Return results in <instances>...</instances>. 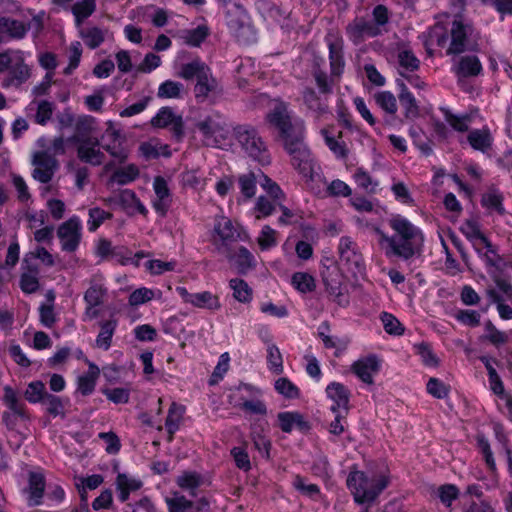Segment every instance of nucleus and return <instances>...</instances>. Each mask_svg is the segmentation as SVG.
I'll return each instance as SVG.
<instances>
[{
  "mask_svg": "<svg viewBox=\"0 0 512 512\" xmlns=\"http://www.w3.org/2000/svg\"><path fill=\"white\" fill-rule=\"evenodd\" d=\"M388 223L394 235L388 236L380 229L376 230L388 258L397 257L407 261L421 253L424 235L420 228L399 214L392 216Z\"/></svg>",
  "mask_w": 512,
  "mask_h": 512,
  "instance_id": "obj_1",
  "label": "nucleus"
},
{
  "mask_svg": "<svg viewBox=\"0 0 512 512\" xmlns=\"http://www.w3.org/2000/svg\"><path fill=\"white\" fill-rule=\"evenodd\" d=\"M347 487L354 497V501L358 504L373 502L388 486L389 477L379 475L369 477L363 471H351L347 477Z\"/></svg>",
  "mask_w": 512,
  "mask_h": 512,
  "instance_id": "obj_2",
  "label": "nucleus"
},
{
  "mask_svg": "<svg viewBox=\"0 0 512 512\" xmlns=\"http://www.w3.org/2000/svg\"><path fill=\"white\" fill-rule=\"evenodd\" d=\"M0 73H6L2 79V88L20 87L31 76L20 50H5L0 53Z\"/></svg>",
  "mask_w": 512,
  "mask_h": 512,
  "instance_id": "obj_3",
  "label": "nucleus"
},
{
  "mask_svg": "<svg viewBox=\"0 0 512 512\" xmlns=\"http://www.w3.org/2000/svg\"><path fill=\"white\" fill-rule=\"evenodd\" d=\"M247 235L240 226H235L232 221L224 216L215 219L212 232V243L218 253L227 259L233 260L232 245L238 241H245Z\"/></svg>",
  "mask_w": 512,
  "mask_h": 512,
  "instance_id": "obj_4",
  "label": "nucleus"
},
{
  "mask_svg": "<svg viewBox=\"0 0 512 512\" xmlns=\"http://www.w3.org/2000/svg\"><path fill=\"white\" fill-rule=\"evenodd\" d=\"M450 43L446 50L447 55H460L468 51H476L479 33L471 21L464 18H454L449 31Z\"/></svg>",
  "mask_w": 512,
  "mask_h": 512,
  "instance_id": "obj_5",
  "label": "nucleus"
},
{
  "mask_svg": "<svg viewBox=\"0 0 512 512\" xmlns=\"http://www.w3.org/2000/svg\"><path fill=\"white\" fill-rule=\"evenodd\" d=\"M267 122L274 127L283 144L304 133L301 121H293L288 104L279 101L266 115Z\"/></svg>",
  "mask_w": 512,
  "mask_h": 512,
  "instance_id": "obj_6",
  "label": "nucleus"
},
{
  "mask_svg": "<svg viewBox=\"0 0 512 512\" xmlns=\"http://www.w3.org/2000/svg\"><path fill=\"white\" fill-rule=\"evenodd\" d=\"M285 151L291 158V165L306 180H314L316 160L304 143V133L283 144Z\"/></svg>",
  "mask_w": 512,
  "mask_h": 512,
  "instance_id": "obj_7",
  "label": "nucleus"
},
{
  "mask_svg": "<svg viewBox=\"0 0 512 512\" xmlns=\"http://www.w3.org/2000/svg\"><path fill=\"white\" fill-rule=\"evenodd\" d=\"M235 137L250 157L261 162L269 163L270 155L258 131L249 125H240L234 129Z\"/></svg>",
  "mask_w": 512,
  "mask_h": 512,
  "instance_id": "obj_8",
  "label": "nucleus"
},
{
  "mask_svg": "<svg viewBox=\"0 0 512 512\" xmlns=\"http://www.w3.org/2000/svg\"><path fill=\"white\" fill-rule=\"evenodd\" d=\"M339 265L353 276L365 272V262L357 243L349 236H342L338 244Z\"/></svg>",
  "mask_w": 512,
  "mask_h": 512,
  "instance_id": "obj_9",
  "label": "nucleus"
},
{
  "mask_svg": "<svg viewBox=\"0 0 512 512\" xmlns=\"http://www.w3.org/2000/svg\"><path fill=\"white\" fill-rule=\"evenodd\" d=\"M196 126L206 139H213L216 146H219L221 140H226L230 133L227 118L219 112L211 113Z\"/></svg>",
  "mask_w": 512,
  "mask_h": 512,
  "instance_id": "obj_10",
  "label": "nucleus"
},
{
  "mask_svg": "<svg viewBox=\"0 0 512 512\" xmlns=\"http://www.w3.org/2000/svg\"><path fill=\"white\" fill-rule=\"evenodd\" d=\"M193 93L197 103L209 102L215 104L223 96L224 89L213 76L212 70L210 69L196 81Z\"/></svg>",
  "mask_w": 512,
  "mask_h": 512,
  "instance_id": "obj_11",
  "label": "nucleus"
},
{
  "mask_svg": "<svg viewBox=\"0 0 512 512\" xmlns=\"http://www.w3.org/2000/svg\"><path fill=\"white\" fill-rule=\"evenodd\" d=\"M460 231L465 237L472 243L474 248L480 252L478 246L480 244L487 248V253L493 254L495 258H491L486 255V261L490 266H498V262L501 261V257L496 253L495 247L489 241V239L481 232L479 223L476 220L468 219L460 227Z\"/></svg>",
  "mask_w": 512,
  "mask_h": 512,
  "instance_id": "obj_12",
  "label": "nucleus"
},
{
  "mask_svg": "<svg viewBox=\"0 0 512 512\" xmlns=\"http://www.w3.org/2000/svg\"><path fill=\"white\" fill-rule=\"evenodd\" d=\"M321 277L326 291L333 297V301L337 302L341 307H346L349 304V298L343 293V276L339 268L336 266H325L321 271Z\"/></svg>",
  "mask_w": 512,
  "mask_h": 512,
  "instance_id": "obj_13",
  "label": "nucleus"
},
{
  "mask_svg": "<svg viewBox=\"0 0 512 512\" xmlns=\"http://www.w3.org/2000/svg\"><path fill=\"white\" fill-rule=\"evenodd\" d=\"M81 222L79 218L72 217L63 222L57 230L61 249L65 252H75L81 241Z\"/></svg>",
  "mask_w": 512,
  "mask_h": 512,
  "instance_id": "obj_14",
  "label": "nucleus"
},
{
  "mask_svg": "<svg viewBox=\"0 0 512 512\" xmlns=\"http://www.w3.org/2000/svg\"><path fill=\"white\" fill-rule=\"evenodd\" d=\"M176 292L181 297L183 302L191 304L196 308L208 309L212 311H216L221 308L219 297L210 291L190 293L186 287L178 286L176 287Z\"/></svg>",
  "mask_w": 512,
  "mask_h": 512,
  "instance_id": "obj_15",
  "label": "nucleus"
},
{
  "mask_svg": "<svg viewBox=\"0 0 512 512\" xmlns=\"http://www.w3.org/2000/svg\"><path fill=\"white\" fill-rule=\"evenodd\" d=\"M381 369V360L376 354H369L356 360L351 371L365 384H374L373 377L379 373Z\"/></svg>",
  "mask_w": 512,
  "mask_h": 512,
  "instance_id": "obj_16",
  "label": "nucleus"
},
{
  "mask_svg": "<svg viewBox=\"0 0 512 512\" xmlns=\"http://www.w3.org/2000/svg\"><path fill=\"white\" fill-rule=\"evenodd\" d=\"M33 164L36 168L33 170L32 176L43 184L49 183L52 180L59 167L57 159L44 151L35 154Z\"/></svg>",
  "mask_w": 512,
  "mask_h": 512,
  "instance_id": "obj_17",
  "label": "nucleus"
},
{
  "mask_svg": "<svg viewBox=\"0 0 512 512\" xmlns=\"http://www.w3.org/2000/svg\"><path fill=\"white\" fill-rule=\"evenodd\" d=\"M346 34L354 44H358L365 37L373 38L382 34V29H378L377 25H374L371 20H367L364 17H356L347 25Z\"/></svg>",
  "mask_w": 512,
  "mask_h": 512,
  "instance_id": "obj_18",
  "label": "nucleus"
},
{
  "mask_svg": "<svg viewBox=\"0 0 512 512\" xmlns=\"http://www.w3.org/2000/svg\"><path fill=\"white\" fill-rule=\"evenodd\" d=\"M45 487V476L41 472H29L28 486L24 489V492L27 494V503L29 507H35L42 504Z\"/></svg>",
  "mask_w": 512,
  "mask_h": 512,
  "instance_id": "obj_19",
  "label": "nucleus"
},
{
  "mask_svg": "<svg viewBox=\"0 0 512 512\" xmlns=\"http://www.w3.org/2000/svg\"><path fill=\"white\" fill-rule=\"evenodd\" d=\"M99 145L100 143L97 138H87L81 146H77L78 159L93 166H100L104 161L105 155L97 148Z\"/></svg>",
  "mask_w": 512,
  "mask_h": 512,
  "instance_id": "obj_20",
  "label": "nucleus"
},
{
  "mask_svg": "<svg viewBox=\"0 0 512 512\" xmlns=\"http://www.w3.org/2000/svg\"><path fill=\"white\" fill-rule=\"evenodd\" d=\"M482 70V64L476 55L462 56L452 67V71L459 80L462 78L476 77L482 73Z\"/></svg>",
  "mask_w": 512,
  "mask_h": 512,
  "instance_id": "obj_21",
  "label": "nucleus"
},
{
  "mask_svg": "<svg viewBox=\"0 0 512 512\" xmlns=\"http://www.w3.org/2000/svg\"><path fill=\"white\" fill-rule=\"evenodd\" d=\"M277 420L278 426L284 433H291L294 427L302 433H307L311 429L310 423L299 412H279Z\"/></svg>",
  "mask_w": 512,
  "mask_h": 512,
  "instance_id": "obj_22",
  "label": "nucleus"
},
{
  "mask_svg": "<svg viewBox=\"0 0 512 512\" xmlns=\"http://www.w3.org/2000/svg\"><path fill=\"white\" fill-rule=\"evenodd\" d=\"M328 49L331 78H339L345 68L343 41L341 39L329 40Z\"/></svg>",
  "mask_w": 512,
  "mask_h": 512,
  "instance_id": "obj_23",
  "label": "nucleus"
},
{
  "mask_svg": "<svg viewBox=\"0 0 512 512\" xmlns=\"http://www.w3.org/2000/svg\"><path fill=\"white\" fill-rule=\"evenodd\" d=\"M503 202V193L495 187H491L483 193L480 200L482 207L487 210L488 214H497L500 216L507 213Z\"/></svg>",
  "mask_w": 512,
  "mask_h": 512,
  "instance_id": "obj_24",
  "label": "nucleus"
},
{
  "mask_svg": "<svg viewBox=\"0 0 512 512\" xmlns=\"http://www.w3.org/2000/svg\"><path fill=\"white\" fill-rule=\"evenodd\" d=\"M467 142L476 151L487 153L493 146L494 138L490 129L484 126L481 129H472L468 132Z\"/></svg>",
  "mask_w": 512,
  "mask_h": 512,
  "instance_id": "obj_25",
  "label": "nucleus"
},
{
  "mask_svg": "<svg viewBox=\"0 0 512 512\" xmlns=\"http://www.w3.org/2000/svg\"><path fill=\"white\" fill-rule=\"evenodd\" d=\"M30 30V24L10 18L0 17V32L12 39H23Z\"/></svg>",
  "mask_w": 512,
  "mask_h": 512,
  "instance_id": "obj_26",
  "label": "nucleus"
},
{
  "mask_svg": "<svg viewBox=\"0 0 512 512\" xmlns=\"http://www.w3.org/2000/svg\"><path fill=\"white\" fill-rule=\"evenodd\" d=\"M398 86L400 87V92L398 95L400 105L404 109V116L408 119H414L419 116V105L413 96V94L408 90L407 86L403 81H398Z\"/></svg>",
  "mask_w": 512,
  "mask_h": 512,
  "instance_id": "obj_27",
  "label": "nucleus"
},
{
  "mask_svg": "<svg viewBox=\"0 0 512 512\" xmlns=\"http://www.w3.org/2000/svg\"><path fill=\"white\" fill-rule=\"evenodd\" d=\"M185 410V406L176 402H172L170 405L165 420V428L169 435L168 441H172L174 434L179 430Z\"/></svg>",
  "mask_w": 512,
  "mask_h": 512,
  "instance_id": "obj_28",
  "label": "nucleus"
},
{
  "mask_svg": "<svg viewBox=\"0 0 512 512\" xmlns=\"http://www.w3.org/2000/svg\"><path fill=\"white\" fill-rule=\"evenodd\" d=\"M3 391V402L7 406L8 412L18 415L22 420H29L26 406L20 402L17 392L10 386H5Z\"/></svg>",
  "mask_w": 512,
  "mask_h": 512,
  "instance_id": "obj_29",
  "label": "nucleus"
},
{
  "mask_svg": "<svg viewBox=\"0 0 512 512\" xmlns=\"http://www.w3.org/2000/svg\"><path fill=\"white\" fill-rule=\"evenodd\" d=\"M100 370L94 363H89L87 373L80 375L77 378V391L83 396L91 395L96 387V382L99 377Z\"/></svg>",
  "mask_w": 512,
  "mask_h": 512,
  "instance_id": "obj_30",
  "label": "nucleus"
},
{
  "mask_svg": "<svg viewBox=\"0 0 512 512\" xmlns=\"http://www.w3.org/2000/svg\"><path fill=\"white\" fill-rule=\"evenodd\" d=\"M210 69L211 68L205 62L196 58L191 62L182 64L178 75L184 80H192L195 78L197 81Z\"/></svg>",
  "mask_w": 512,
  "mask_h": 512,
  "instance_id": "obj_31",
  "label": "nucleus"
},
{
  "mask_svg": "<svg viewBox=\"0 0 512 512\" xmlns=\"http://www.w3.org/2000/svg\"><path fill=\"white\" fill-rule=\"evenodd\" d=\"M326 394L334 403H338V406H343V409L348 411L350 391L346 386L339 382H331L326 387Z\"/></svg>",
  "mask_w": 512,
  "mask_h": 512,
  "instance_id": "obj_32",
  "label": "nucleus"
},
{
  "mask_svg": "<svg viewBox=\"0 0 512 512\" xmlns=\"http://www.w3.org/2000/svg\"><path fill=\"white\" fill-rule=\"evenodd\" d=\"M34 105H36V113L34 115V122L39 125H46L49 120L52 118L53 112L55 110V104L48 100H40L38 102H31L26 110H34Z\"/></svg>",
  "mask_w": 512,
  "mask_h": 512,
  "instance_id": "obj_33",
  "label": "nucleus"
},
{
  "mask_svg": "<svg viewBox=\"0 0 512 512\" xmlns=\"http://www.w3.org/2000/svg\"><path fill=\"white\" fill-rule=\"evenodd\" d=\"M107 288L99 281L92 279L88 289L84 293V301L91 306H101L107 296Z\"/></svg>",
  "mask_w": 512,
  "mask_h": 512,
  "instance_id": "obj_34",
  "label": "nucleus"
},
{
  "mask_svg": "<svg viewBox=\"0 0 512 512\" xmlns=\"http://www.w3.org/2000/svg\"><path fill=\"white\" fill-rule=\"evenodd\" d=\"M138 151L141 157H143L146 161L157 159L160 156H171V151L168 145L153 143L151 141L141 143Z\"/></svg>",
  "mask_w": 512,
  "mask_h": 512,
  "instance_id": "obj_35",
  "label": "nucleus"
},
{
  "mask_svg": "<svg viewBox=\"0 0 512 512\" xmlns=\"http://www.w3.org/2000/svg\"><path fill=\"white\" fill-rule=\"evenodd\" d=\"M40 259L47 266L54 265L53 256L48 252V250L44 247H37L35 252H29L25 255L23 259V268L27 269V271L38 273L39 269L37 265H29V260Z\"/></svg>",
  "mask_w": 512,
  "mask_h": 512,
  "instance_id": "obj_36",
  "label": "nucleus"
},
{
  "mask_svg": "<svg viewBox=\"0 0 512 512\" xmlns=\"http://www.w3.org/2000/svg\"><path fill=\"white\" fill-rule=\"evenodd\" d=\"M96 10L95 0H79L71 7V12L75 17V23L80 26L85 19L90 17Z\"/></svg>",
  "mask_w": 512,
  "mask_h": 512,
  "instance_id": "obj_37",
  "label": "nucleus"
},
{
  "mask_svg": "<svg viewBox=\"0 0 512 512\" xmlns=\"http://www.w3.org/2000/svg\"><path fill=\"white\" fill-rule=\"evenodd\" d=\"M116 327L117 321L113 319L100 323V332L96 338L97 347L104 350H108L110 348Z\"/></svg>",
  "mask_w": 512,
  "mask_h": 512,
  "instance_id": "obj_38",
  "label": "nucleus"
},
{
  "mask_svg": "<svg viewBox=\"0 0 512 512\" xmlns=\"http://www.w3.org/2000/svg\"><path fill=\"white\" fill-rule=\"evenodd\" d=\"M302 98L308 109L318 114L327 112V104L320 98L313 88L305 87L302 91Z\"/></svg>",
  "mask_w": 512,
  "mask_h": 512,
  "instance_id": "obj_39",
  "label": "nucleus"
},
{
  "mask_svg": "<svg viewBox=\"0 0 512 512\" xmlns=\"http://www.w3.org/2000/svg\"><path fill=\"white\" fill-rule=\"evenodd\" d=\"M176 484L184 490H189L192 497L196 496V489L202 484V477L197 472L185 471L176 479Z\"/></svg>",
  "mask_w": 512,
  "mask_h": 512,
  "instance_id": "obj_40",
  "label": "nucleus"
},
{
  "mask_svg": "<svg viewBox=\"0 0 512 512\" xmlns=\"http://www.w3.org/2000/svg\"><path fill=\"white\" fill-rule=\"evenodd\" d=\"M139 177V169L134 164H129L113 172L110 181L118 185H127Z\"/></svg>",
  "mask_w": 512,
  "mask_h": 512,
  "instance_id": "obj_41",
  "label": "nucleus"
},
{
  "mask_svg": "<svg viewBox=\"0 0 512 512\" xmlns=\"http://www.w3.org/2000/svg\"><path fill=\"white\" fill-rule=\"evenodd\" d=\"M229 286L233 290V297L241 303H249L252 300V289L247 282L240 278H234L229 281Z\"/></svg>",
  "mask_w": 512,
  "mask_h": 512,
  "instance_id": "obj_42",
  "label": "nucleus"
},
{
  "mask_svg": "<svg viewBox=\"0 0 512 512\" xmlns=\"http://www.w3.org/2000/svg\"><path fill=\"white\" fill-rule=\"evenodd\" d=\"M255 450L259 452L262 458L271 459L270 451L272 448L271 440L263 434L262 431L253 430L250 434Z\"/></svg>",
  "mask_w": 512,
  "mask_h": 512,
  "instance_id": "obj_43",
  "label": "nucleus"
},
{
  "mask_svg": "<svg viewBox=\"0 0 512 512\" xmlns=\"http://www.w3.org/2000/svg\"><path fill=\"white\" fill-rule=\"evenodd\" d=\"M80 37L90 49L98 48L105 41V33L99 27L82 29Z\"/></svg>",
  "mask_w": 512,
  "mask_h": 512,
  "instance_id": "obj_44",
  "label": "nucleus"
},
{
  "mask_svg": "<svg viewBox=\"0 0 512 512\" xmlns=\"http://www.w3.org/2000/svg\"><path fill=\"white\" fill-rule=\"evenodd\" d=\"M47 394L45 384L37 380L28 384L24 392V397L29 403L35 404L42 403Z\"/></svg>",
  "mask_w": 512,
  "mask_h": 512,
  "instance_id": "obj_45",
  "label": "nucleus"
},
{
  "mask_svg": "<svg viewBox=\"0 0 512 512\" xmlns=\"http://www.w3.org/2000/svg\"><path fill=\"white\" fill-rule=\"evenodd\" d=\"M400 68L414 72L420 67V60L416 57L411 49L404 48L398 51L397 55Z\"/></svg>",
  "mask_w": 512,
  "mask_h": 512,
  "instance_id": "obj_46",
  "label": "nucleus"
},
{
  "mask_svg": "<svg viewBox=\"0 0 512 512\" xmlns=\"http://www.w3.org/2000/svg\"><path fill=\"white\" fill-rule=\"evenodd\" d=\"M354 181L361 189L368 193H375L377 190L378 182L374 180L370 174L362 167L356 169L353 175Z\"/></svg>",
  "mask_w": 512,
  "mask_h": 512,
  "instance_id": "obj_47",
  "label": "nucleus"
},
{
  "mask_svg": "<svg viewBox=\"0 0 512 512\" xmlns=\"http://www.w3.org/2000/svg\"><path fill=\"white\" fill-rule=\"evenodd\" d=\"M183 88L180 82L166 80L159 85L157 96L162 99L180 98Z\"/></svg>",
  "mask_w": 512,
  "mask_h": 512,
  "instance_id": "obj_48",
  "label": "nucleus"
},
{
  "mask_svg": "<svg viewBox=\"0 0 512 512\" xmlns=\"http://www.w3.org/2000/svg\"><path fill=\"white\" fill-rule=\"evenodd\" d=\"M267 364L270 371L276 374L283 373V358L276 344L267 346Z\"/></svg>",
  "mask_w": 512,
  "mask_h": 512,
  "instance_id": "obj_49",
  "label": "nucleus"
},
{
  "mask_svg": "<svg viewBox=\"0 0 512 512\" xmlns=\"http://www.w3.org/2000/svg\"><path fill=\"white\" fill-rule=\"evenodd\" d=\"M377 105L390 115H395L397 112V101L395 96L390 91H381L374 96Z\"/></svg>",
  "mask_w": 512,
  "mask_h": 512,
  "instance_id": "obj_50",
  "label": "nucleus"
},
{
  "mask_svg": "<svg viewBox=\"0 0 512 512\" xmlns=\"http://www.w3.org/2000/svg\"><path fill=\"white\" fill-rule=\"evenodd\" d=\"M384 330L386 333L394 336H401L404 334L405 328L401 322L391 313L382 312L380 315Z\"/></svg>",
  "mask_w": 512,
  "mask_h": 512,
  "instance_id": "obj_51",
  "label": "nucleus"
},
{
  "mask_svg": "<svg viewBox=\"0 0 512 512\" xmlns=\"http://www.w3.org/2000/svg\"><path fill=\"white\" fill-rule=\"evenodd\" d=\"M416 354L421 357L425 366L436 367L439 364V359L432 350V347L427 342H421L414 345Z\"/></svg>",
  "mask_w": 512,
  "mask_h": 512,
  "instance_id": "obj_52",
  "label": "nucleus"
},
{
  "mask_svg": "<svg viewBox=\"0 0 512 512\" xmlns=\"http://www.w3.org/2000/svg\"><path fill=\"white\" fill-rule=\"evenodd\" d=\"M89 219L87 221L88 230L90 232H95L105 220L112 218V213L107 212L99 207L90 208Z\"/></svg>",
  "mask_w": 512,
  "mask_h": 512,
  "instance_id": "obj_53",
  "label": "nucleus"
},
{
  "mask_svg": "<svg viewBox=\"0 0 512 512\" xmlns=\"http://www.w3.org/2000/svg\"><path fill=\"white\" fill-rule=\"evenodd\" d=\"M274 388L279 394L288 399H296L300 396L299 388L286 377L277 379Z\"/></svg>",
  "mask_w": 512,
  "mask_h": 512,
  "instance_id": "obj_54",
  "label": "nucleus"
},
{
  "mask_svg": "<svg viewBox=\"0 0 512 512\" xmlns=\"http://www.w3.org/2000/svg\"><path fill=\"white\" fill-rule=\"evenodd\" d=\"M41 404L46 406V411L49 415L53 417L65 416V404L61 397L48 393Z\"/></svg>",
  "mask_w": 512,
  "mask_h": 512,
  "instance_id": "obj_55",
  "label": "nucleus"
},
{
  "mask_svg": "<svg viewBox=\"0 0 512 512\" xmlns=\"http://www.w3.org/2000/svg\"><path fill=\"white\" fill-rule=\"evenodd\" d=\"M292 284L302 293L312 292L316 287L314 278L304 272L294 273L292 275Z\"/></svg>",
  "mask_w": 512,
  "mask_h": 512,
  "instance_id": "obj_56",
  "label": "nucleus"
},
{
  "mask_svg": "<svg viewBox=\"0 0 512 512\" xmlns=\"http://www.w3.org/2000/svg\"><path fill=\"white\" fill-rule=\"evenodd\" d=\"M321 133L324 137L325 144L338 159H345L348 156V149L344 141L336 140L333 136H330L325 129H323Z\"/></svg>",
  "mask_w": 512,
  "mask_h": 512,
  "instance_id": "obj_57",
  "label": "nucleus"
},
{
  "mask_svg": "<svg viewBox=\"0 0 512 512\" xmlns=\"http://www.w3.org/2000/svg\"><path fill=\"white\" fill-rule=\"evenodd\" d=\"M233 256V259L235 258V263L240 273H245L248 269L254 266V256L244 246H240L237 253H233Z\"/></svg>",
  "mask_w": 512,
  "mask_h": 512,
  "instance_id": "obj_58",
  "label": "nucleus"
},
{
  "mask_svg": "<svg viewBox=\"0 0 512 512\" xmlns=\"http://www.w3.org/2000/svg\"><path fill=\"white\" fill-rule=\"evenodd\" d=\"M173 109L171 107H162L159 109L157 114L151 119V124L156 128H166L175 121L176 117Z\"/></svg>",
  "mask_w": 512,
  "mask_h": 512,
  "instance_id": "obj_59",
  "label": "nucleus"
},
{
  "mask_svg": "<svg viewBox=\"0 0 512 512\" xmlns=\"http://www.w3.org/2000/svg\"><path fill=\"white\" fill-rule=\"evenodd\" d=\"M101 392L114 404H126L130 400V389L125 387L103 388Z\"/></svg>",
  "mask_w": 512,
  "mask_h": 512,
  "instance_id": "obj_60",
  "label": "nucleus"
},
{
  "mask_svg": "<svg viewBox=\"0 0 512 512\" xmlns=\"http://www.w3.org/2000/svg\"><path fill=\"white\" fill-rule=\"evenodd\" d=\"M444 112L445 120L451 125V127L458 132L469 131L470 116L465 115H454L448 109H442Z\"/></svg>",
  "mask_w": 512,
  "mask_h": 512,
  "instance_id": "obj_61",
  "label": "nucleus"
},
{
  "mask_svg": "<svg viewBox=\"0 0 512 512\" xmlns=\"http://www.w3.org/2000/svg\"><path fill=\"white\" fill-rule=\"evenodd\" d=\"M486 334L484 339L489 341L496 347H499L508 342V335L505 332L498 330L491 321L485 324Z\"/></svg>",
  "mask_w": 512,
  "mask_h": 512,
  "instance_id": "obj_62",
  "label": "nucleus"
},
{
  "mask_svg": "<svg viewBox=\"0 0 512 512\" xmlns=\"http://www.w3.org/2000/svg\"><path fill=\"white\" fill-rule=\"evenodd\" d=\"M312 74L320 93L331 94L333 91L332 84L329 81L327 73L320 68L317 62L313 67Z\"/></svg>",
  "mask_w": 512,
  "mask_h": 512,
  "instance_id": "obj_63",
  "label": "nucleus"
},
{
  "mask_svg": "<svg viewBox=\"0 0 512 512\" xmlns=\"http://www.w3.org/2000/svg\"><path fill=\"white\" fill-rule=\"evenodd\" d=\"M230 454L233 457L237 468L244 472H247L251 469L250 458L245 447H233L230 451Z\"/></svg>",
  "mask_w": 512,
  "mask_h": 512,
  "instance_id": "obj_64",
  "label": "nucleus"
}]
</instances>
